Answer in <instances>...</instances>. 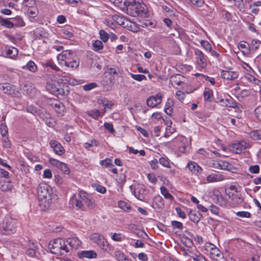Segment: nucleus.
<instances>
[{"label": "nucleus", "mask_w": 261, "mask_h": 261, "mask_svg": "<svg viewBox=\"0 0 261 261\" xmlns=\"http://www.w3.org/2000/svg\"><path fill=\"white\" fill-rule=\"evenodd\" d=\"M251 145L249 141L241 140L234 141L228 145L227 149L236 154L245 153L246 149L251 147Z\"/></svg>", "instance_id": "nucleus-6"}, {"label": "nucleus", "mask_w": 261, "mask_h": 261, "mask_svg": "<svg viewBox=\"0 0 261 261\" xmlns=\"http://www.w3.org/2000/svg\"><path fill=\"white\" fill-rule=\"evenodd\" d=\"M111 239L116 242H121L122 240L121 238V234L118 233H111Z\"/></svg>", "instance_id": "nucleus-50"}, {"label": "nucleus", "mask_w": 261, "mask_h": 261, "mask_svg": "<svg viewBox=\"0 0 261 261\" xmlns=\"http://www.w3.org/2000/svg\"><path fill=\"white\" fill-rule=\"evenodd\" d=\"M237 216L241 218H249L251 216V214L247 211H240L236 213Z\"/></svg>", "instance_id": "nucleus-56"}, {"label": "nucleus", "mask_w": 261, "mask_h": 261, "mask_svg": "<svg viewBox=\"0 0 261 261\" xmlns=\"http://www.w3.org/2000/svg\"><path fill=\"white\" fill-rule=\"evenodd\" d=\"M254 112L256 118L261 122V106L257 107L255 109Z\"/></svg>", "instance_id": "nucleus-62"}, {"label": "nucleus", "mask_w": 261, "mask_h": 261, "mask_svg": "<svg viewBox=\"0 0 261 261\" xmlns=\"http://www.w3.org/2000/svg\"><path fill=\"white\" fill-rule=\"evenodd\" d=\"M17 220L10 216H7L0 223V234H11L16 231Z\"/></svg>", "instance_id": "nucleus-5"}, {"label": "nucleus", "mask_w": 261, "mask_h": 261, "mask_svg": "<svg viewBox=\"0 0 261 261\" xmlns=\"http://www.w3.org/2000/svg\"><path fill=\"white\" fill-rule=\"evenodd\" d=\"M51 188L45 183H41L38 188V199L40 205L44 208L49 207L52 199Z\"/></svg>", "instance_id": "nucleus-3"}, {"label": "nucleus", "mask_w": 261, "mask_h": 261, "mask_svg": "<svg viewBox=\"0 0 261 261\" xmlns=\"http://www.w3.org/2000/svg\"><path fill=\"white\" fill-rule=\"evenodd\" d=\"M183 79L184 77L180 74H177L174 76H172L171 77L170 81L173 86H180L182 83V80Z\"/></svg>", "instance_id": "nucleus-29"}, {"label": "nucleus", "mask_w": 261, "mask_h": 261, "mask_svg": "<svg viewBox=\"0 0 261 261\" xmlns=\"http://www.w3.org/2000/svg\"><path fill=\"white\" fill-rule=\"evenodd\" d=\"M39 117L42 119L45 123L49 127H53L55 124V121L50 115L47 113L41 112L39 114Z\"/></svg>", "instance_id": "nucleus-21"}, {"label": "nucleus", "mask_w": 261, "mask_h": 261, "mask_svg": "<svg viewBox=\"0 0 261 261\" xmlns=\"http://www.w3.org/2000/svg\"><path fill=\"white\" fill-rule=\"evenodd\" d=\"M225 179L224 176L219 173H213L206 177V180L208 182L220 181Z\"/></svg>", "instance_id": "nucleus-23"}, {"label": "nucleus", "mask_w": 261, "mask_h": 261, "mask_svg": "<svg viewBox=\"0 0 261 261\" xmlns=\"http://www.w3.org/2000/svg\"><path fill=\"white\" fill-rule=\"evenodd\" d=\"M50 146L53 148L54 152L59 155H62L65 152V150L62 145L56 140L50 141Z\"/></svg>", "instance_id": "nucleus-17"}, {"label": "nucleus", "mask_w": 261, "mask_h": 261, "mask_svg": "<svg viewBox=\"0 0 261 261\" xmlns=\"http://www.w3.org/2000/svg\"><path fill=\"white\" fill-rule=\"evenodd\" d=\"M126 256L121 251L116 250L115 252V257L118 261H123Z\"/></svg>", "instance_id": "nucleus-39"}, {"label": "nucleus", "mask_w": 261, "mask_h": 261, "mask_svg": "<svg viewBox=\"0 0 261 261\" xmlns=\"http://www.w3.org/2000/svg\"><path fill=\"white\" fill-rule=\"evenodd\" d=\"M200 43L205 50L209 51L212 49L211 45L208 41L201 40Z\"/></svg>", "instance_id": "nucleus-55"}, {"label": "nucleus", "mask_w": 261, "mask_h": 261, "mask_svg": "<svg viewBox=\"0 0 261 261\" xmlns=\"http://www.w3.org/2000/svg\"><path fill=\"white\" fill-rule=\"evenodd\" d=\"M79 198L83 203H85L89 209L94 208L95 204L94 200L86 192L81 190L79 192Z\"/></svg>", "instance_id": "nucleus-10"}, {"label": "nucleus", "mask_w": 261, "mask_h": 261, "mask_svg": "<svg viewBox=\"0 0 261 261\" xmlns=\"http://www.w3.org/2000/svg\"><path fill=\"white\" fill-rule=\"evenodd\" d=\"M89 239L96 243L104 252H109L111 250V245L105 238L99 233H94L89 236Z\"/></svg>", "instance_id": "nucleus-7"}, {"label": "nucleus", "mask_w": 261, "mask_h": 261, "mask_svg": "<svg viewBox=\"0 0 261 261\" xmlns=\"http://www.w3.org/2000/svg\"><path fill=\"white\" fill-rule=\"evenodd\" d=\"M0 189L3 191H10L12 189V184L9 181L4 180L0 182Z\"/></svg>", "instance_id": "nucleus-30"}, {"label": "nucleus", "mask_w": 261, "mask_h": 261, "mask_svg": "<svg viewBox=\"0 0 261 261\" xmlns=\"http://www.w3.org/2000/svg\"><path fill=\"white\" fill-rule=\"evenodd\" d=\"M194 52L196 56L197 64L201 68H205L207 65L206 60L203 53L198 49H195Z\"/></svg>", "instance_id": "nucleus-19"}, {"label": "nucleus", "mask_w": 261, "mask_h": 261, "mask_svg": "<svg viewBox=\"0 0 261 261\" xmlns=\"http://www.w3.org/2000/svg\"><path fill=\"white\" fill-rule=\"evenodd\" d=\"M160 189L162 194L164 196V197L166 199H168L171 200H173V197L171 194L169 193L166 188L164 187H161Z\"/></svg>", "instance_id": "nucleus-37"}, {"label": "nucleus", "mask_w": 261, "mask_h": 261, "mask_svg": "<svg viewBox=\"0 0 261 261\" xmlns=\"http://www.w3.org/2000/svg\"><path fill=\"white\" fill-rule=\"evenodd\" d=\"M212 167L215 169L230 170L231 165L227 162L218 160L213 161Z\"/></svg>", "instance_id": "nucleus-16"}, {"label": "nucleus", "mask_w": 261, "mask_h": 261, "mask_svg": "<svg viewBox=\"0 0 261 261\" xmlns=\"http://www.w3.org/2000/svg\"><path fill=\"white\" fill-rule=\"evenodd\" d=\"M158 163L159 162L158 160L155 159L151 161L149 163V164L151 169L153 170L157 169L159 167Z\"/></svg>", "instance_id": "nucleus-60"}, {"label": "nucleus", "mask_w": 261, "mask_h": 261, "mask_svg": "<svg viewBox=\"0 0 261 261\" xmlns=\"http://www.w3.org/2000/svg\"><path fill=\"white\" fill-rule=\"evenodd\" d=\"M93 49L95 51H99L103 48L102 42L99 40H95L92 43Z\"/></svg>", "instance_id": "nucleus-33"}, {"label": "nucleus", "mask_w": 261, "mask_h": 261, "mask_svg": "<svg viewBox=\"0 0 261 261\" xmlns=\"http://www.w3.org/2000/svg\"><path fill=\"white\" fill-rule=\"evenodd\" d=\"M104 127L111 133H113L115 132L113 125L110 123L105 122L104 123Z\"/></svg>", "instance_id": "nucleus-63"}, {"label": "nucleus", "mask_w": 261, "mask_h": 261, "mask_svg": "<svg viewBox=\"0 0 261 261\" xmlns=\"http://www.w3.org/2000/svg\"><path fill=\"white\" fill-rule=\"evenodd\" d=\"M221 76L222 78L227 80H234L238 77V74L237 72L232 71L222 70Z\"/></svg>", "instance_id": "nucleus-22"}, {"label": "nucleus", "mask_w": 261, "mask_h": 261, "mask_svg": "<svg viewBox=\"0 0 261 261\" xmlns=\"http://www.w3.org/2000/svg\"><path fill=\"white\" fill-rule=\"evenodd\" d=\"M213 95V91L209 89H206L203 93L204 99L205 100H211L212 96Z\"/></svg>", "instance_id": "nucleus-44"}, {"label": "nucleus", "mask_w": 261, "mask_h": 261, "mask_svg": "<svg viewBox=\"0 0 261 261\" xmlns=\"http://www.w3.org/2000/svg\"><path fill=\"white\" fill-rule=\"evenodd\" d=\"M162 98V94L161 93L155 96H149L146 100L147 105L150 107L154 108L161 103Z\"/></svg>", "instance_id": "nucleus-15"}, {"label": "nucleus", "mask_w": 261, "mask_h": 261, "mask_svg": "<svg viewBox=\"0 0 261 261\" xmlns=\"http://www.w3.org/2000/svg\"><path fill=\"white\" fill-rule=\"evenodd\" d=\"M23 68L27 69L29 71L34 72L37 70V66L33 61H30L25 66L23 67Z\"/></svg>", "instance_id": "nucleus-36"}, {"label": "nucleus", "mask_w": 261, "mask_h": 261, "mask_svg": "<svg viewBox=\"0 0 261 261\" xmlns=\"http://www.w3.org/2000/svg\"><path fill=\"white\" fill-rule=\"evenodd\" d=\"M5 36L6 37V38L8 39H9V40L10 41H11V42H12L14 44H16L18 41H20L21 39L20 38H16L15 37H14L8 34H6Z\"/></svg>", "instance_id": "nucleus-57"}, {"label": "nucleus", "mask_w": 261, "mask_h": 261, "mask_svg": "<svg viewBox=\"0 0 261 261\" xmlns=\"http://www.w3.org/2000/svg\"><path fill=\"white\" fill-rule=\"evenodd\" d=\"M0 23L2 26L11 29L14 27L13 23L7 18L0 17Z\"/></svg>", "instance_id": "nucleus-35"}, {"label": "nucleus", "mask_w": 261, "mask_h": 261, "mask_svg": "<svg viewBox=\"0 0 261 261\" xmlns=\"http://www.w3.org/2000/svg\"><path fill=\"white\" fill-rule=\"evenodd\" d=\"M249 171L253 174H257L259 172V166L258 165H251L249 167Z\"/></svg>", "instance_id": "nucleus-46"}, {"label": "nucleus", "mask_w": 261, "mask_h": 261, "mask_svg": "<svg viewBox=\"0 0 261 261\" xmlns=\"http://www.w3.org/2000/svg\"><path fill=\"white\" fill-rule=\"evenodd\" d=\"M261 45V42L259 40L253 39L251 41V47L253 50H257Z\"/></svg>", "instance_id": "nucleus-45"}, {"label": "nucleus", "mask_w": 261, "mask_h": 261, "mask_svg": "<svg viewBox=\"0 0 261 261\" xmlns=\"http://www.w3.org/2000/svg\"><path fill=\"white\" fill-rule=\"evenodd\" d=\"M188 141L187 138L182 135H179L173 140V146L177 148L179 152L184 153L187 148Z\"/></svg>", "instance_id": "nucleus-9"}, {"label": "nucleus", "mask_w": 261, "mask_h": 261, "mask_svg": "<svg viewBox=\"0 0 261 261\" xmlns=\"http://www.w3.org/2000/svg\"><path fill=\"white\" fill-rule=\"evenodd\" d=\"M55 108L56 111L59 114H62L64 109L63 104L60 102L55 103Z\"/></svg>", "instance_id": "nucleus-49"}, {"label": "nucleus", "mask_w": 261, "mask_h": 261, "mask_svg": "<svg viewBox=\"0 0 261 261\" xmlns=\"http://www.w3.org/2000/svg\"><path fill=\"white\" fill-rule=\"evenodd\" d=\"M190 219L194 223H198L201 219V215L198 212L190 211L189 213Z\"/></svg>", "instance_id": "nucleus-27"}, {"label": "nucleus", "mask_w": 261, "mask_h": 261, "mask_svg": "<svg viewBox=\"0 0 261 261\" xmlns=\"http://www.w3.org/2000/svg\"><path fill=\"white\" fill-rule=\"evenodd\" d=\"M58 168L60 169L62 172L67 175H69L70 173V170L68 166L64 163L62 162Z\"/></svg>", "instance_id": "nucleus-40"}, {"label": "nucleus", "mask_w": 261, "mask_h": 261, "mask_svg": "<svg viewBox=\"0 0 261 261\" xmlns=\"http://www.w3.org/2000/svg\"><path fill=\"white\" fill-rule=\"evenodd\" d=\"M70 204L72 206H75L76 208L84 211L85 207L79 198V194L73 195L70 199Z\"/></svg>", "instance_id": "nucleus-20"}, {"label": "nucleus", "mask_w": 261, "mask_h": 261, "mask_svg": "<svg viewBox=\"0 0 261 261\" xmlns=\"http://www.w3.org/2000/svg\"><path fill=\"white\" fill-rule=\"evenodd\" d=\"M159 163L166 168H170V165L169 159L167 157H161L158 161Z\"/></svg>", "instance_id": "nucleus-38"}, {"label": "nucleus", "mask_w": 261, "mask_h": 261, "mask_svg": "<svg viewBox=\"0 0 261 261\" xmlns=\"http://www.w3.org/2000/svg\"><path fill=\"white\" fill-rule=\"evenodd\" d=\"M130 75L133 79L139 82H141L146 79V76L143 74H135L130 73Z\"/></svg>", "instance_id": "nucleus-51"}, {"label": "nucleus", "mask_w": 261, "mask_h": 261, "mask_svg": "<svg viewBox=\"0 0 261 261\" xmlns=\"http://www.w3.org/2000/svg\"><path fill=\"white\" fill-rule=\"evenodd\" d=\"M118 205L120 208L124 211H127L130 209V206L124 201H120L118 202Z\"/></svg>", "instance_id": "nucleus-43"}, {"label": "nucleus", "mask_w": 261, "mask_h": 261, "mask_svg": "<svg viewBox=\"0 0 261 261\" xmlns=\"http://www.w3.org/2000/svg\"><path fill=\"white\" fill-rule=\"evenodd\" d=\"M245 78L249 82H252L254 83L256 85H258L259 83H260V81L256 79L254 76L250 75V74H247L245 76Z\"/></svg>", "instance_id": "nucleus-53"}, {"label": "nucleus", "mask_w": 261, "mask_h": 261, "mask_svg": "<svg viewBox=\"0 0 261 261\" xmlns=\"http://www.w3.org/2000/svg\"><path fill=\"white\" fill-rule=\"evenodd\" d=\"M205 249L207 252H209L212 258L216 259L221 256V251L214 244L210 242H206L205 244Z\"/></svg>", "instance_id": "nucleus-14"}, {"label": "nucleus", "mask_w": 261, "mask_h": 261, "mask_svg": "<svg viewBox=\"0 0 261 261\" xmlns=\"http://www.w3.org/2000/svg\"><path fill=\"white\" fill-rule=\"evenodd\" d=\"M93 146H97V142L95 140H92L90 143H85L84 144V147L86 149H89L90 147H92Z\"/></svg>", "instance_id": "nucleus-59"}, {"label": "nucleus", "mask_w": 261, "mask_h": 261, "mask_svg": "<svg viewBox=\"0 0 261 261\" xmlns=\"http://www.w3.org/2000/svg\"><path fill=\"white\" fill-rule=\"evenodd\" d=\"M171 224L173 226V227L179 229H181L183 227L182 223L177 221H172L171 222Z\"/></svg>", "instance_id": "nucleus-61"}, {"label": "nucleus", "mask_w": 261, "mask_h": 261, "mask_svg": "<svg viewBox=\"0 0 261 261\" xmlns=\"http://www.w3.org/2000/svg\"><path fill=\"white\" fill-rule=\"evenodd\" d=\"M130 189L136 198L140 200H143L146 192L143 185L139 184L132 185L130 186Z\"/></svg>", "instance_id": "nucleus-11"}, {"label": "nucleus", "mask_w": 261, "mask_h": 261, "mask_svg": "<svg viewBox=\"0 0 261 261\" xmlns=\"http://www.w3.org/2000/svg\"><path fill=\"white\" fill-rule=\"evenodd\" d=\"M58 64L65 65L73 69L77 68L80 64L79 59L71 50H63L57 57Z\"/></svg>", "instance_id": "nucleus-2"}, {"label": "nucleus", "mask_w": 261, "mask_h": 261, "mask_svg": "<svg viewBox=\"0 0 261 261\" xmlns=\"http://www.w3.org/2000/svg\"><path fill=\"white\" fill-rule=\"evenodd\" d=\"M86 113L88 116L92 117L95 119H97L99 117L102 116L99 110L96 109L88 111Z\"/></svg>", "instance_id": "nucleus-34"}, {"label": "nucleus", "mask_w": 261, "mask_h": 261, "mask_svg": "<svg viewBox=\"0 0 261 261\" xmlns=\"http://www.w3.org/2000/svg\"><path fill=\"white\" fill-rule=\"evenodd\" d=\"M117 21L120 25L127 29L128 30L133 32H137L139 30V27H138L135 23L129 21L127 19L123 17H118Z\"/></svg>", "instance_id": "nucleus-12"}, {"label": "nucleus", "mask_w": 261, "mask_h": 261, "mask_svg": "<svg viewBox=\"0 0 261 261\" xmlns=\"http://www.w3.org/2000/svg\"><path fill=\"white\" fill-rule=\"evenodd\" d=\"M49 163L51 165L59 168L62 162L54 158H50L49 159Z\"/></svg>", "instance_id": "nucleus-58"}, {"label": "nucleus", "mask_w": 261, "mask_h": 261, "mask_svg": "<svg viewBox=\"0 0 261 261\" xmlns=\"http://www.w3.org/2000/svg\"><path fill=\"white\" fill-rule=\"evenodd\" d=\"M216 193L217 197V203L220 205H225L226 203V200L222 197L219 191H217Z\"/></svg>", "instance_id": "nucleus-41"}, {"label": "nucleus", "mask_w": 261, "mask_h": 261, "mask_svg": "<svg viewBox=\"0 0 261 261\" xmlns=\"http://www.w3.org/2000/svg\"><path fill=\"white\" fill-rule=\"evenodd\" d=\"M0 90L4 93L13 96H17L19 94L18 90L16 88L15 86L9 84H1Z\"/></svg>", "instance_id": "nucleus-13"}, {"label": "nucleus", "mask_w": 261, "mask_h": 261, "mask_svg": "<svg viewBox=\"0 0 261 261\" xmlns=\"http://www.w3.org/2000/svg\"><path fill=\"white\" fill-rule=\"evenodd\" d=\"M66 241L67 245L69 246L68 247L69 248V252L70 249L77 250L81 246V241L76 237L68 238Z\"/></svg>", "instance_id": "nucleus-18"}, {"label": "nucleus", "mask_w": 261, "mask_h": 261, "mask_svg": "<svg viewBox=\"0 0 261 261\" xmlns=\"http://www.w3.org/2000/svg\"><path fill=\"white\" fill-rule=\"evenodd\" d=\"M27 110L28 112L32 113L34 115H38L39 116V114H40L41 113L39 112L37 110V109L33 106H29L27 108Z\"/></svg>", "instance_id": "nucleus-48"}, {"label": "nucleus", "mask_w": 261, "mask_h": 261, "mask_svg": "<svg viewBox=\"0 0 261 261\" xmlns=\"http://www.w3.org/2000/svg\"><path fill=\"white\" fill-rule=\"evenodd\" d=\"M42 65L44 67H50L53 70L58 71L60 70V68L56 65L52 60H48L42 62L41 63Z\"/></svg>", "instance_id": "nucleus-28"}, {"label": "nucleus", "mask_w": 261, "mask_h": 261, "mask_svg": "<svg viewBox=\"0 0 261 261\" xmlns=\"http://www.w3.org/2000/svg\"><path fill=\"white\" fill-rule=\"evenodd\" d=\"M248 44L245 42H240L238 44V47L240 49H245V50H242V52H248Z\"/></svg>", "instance_id": "nucleus-54"}, {"label": "nucleus", "mask_w": 261, "mask_h": 261, "mask_svg": "<svg viewBox=\"0 0 261 261\" xmlns=\"http://www.w3.org/2000/svg\"><path fill=\"white\" fill-rule=\"evenodd\" d=\"M189 170L193 174H197L201 170V167L195 162H190L187 165Z\"/></svg>", "instance_id": "nucleus-26"}, {"label": "nucleus", "mask_w": 261, "mask_h": 261, "mask_svg": "<svg viewBox=\"0 0 261 261\" xmlns=\"http://www.w3.org/2000/svg\"><path fill=\"white\" fill-rule=\"evenodd\" d=\"M100 38L103 42H106L109 37V35L103 30H101L99 32Z\"/></svg>", "instance_id": "nucleus-42"}, {"label": "nucleus", "mask_w": 261, "mask_h": 261, "mask_svg": "<svg viewBox=\"0 0 261 261\" xmlns=\"http://www.w3.org/2000/svg\"><path fill=\"white\" fill-rule=\"evenodd\" d=\"M64 79L68 81L67 77L54 76L51 77L46 82L45 88L47 91L55 95L65 94L64 84L62 82Z\"/></svg>", "instance_id": "nucleus-1"}, {"label": "nucleus", "mask_w": 261, "mask_h": 261, "mask_svg": "<svg viewBox=\"0 0 261 261\" xmlns=\"http://www.w3.org/2000/svg\"><path fill=\"white\" fill-rule=\"evenodd\" d=\"M97 86V85L95 83H91L85 85L83 86V89L85 91H89L93 88L96 87Z\"/></svg>", "instance_id": "nucleus-47"}, {"label": "nucleus", "mask_w": 261, "mask_h": 261, "mask_svg": "<svg viewBox=\"0 0 261 261\" xmlns=\"http://www.w3.org/2000/svg\"><path fill=\"white\" fill-rule=\"evenodd\" d=\"M63 37L65 39L71 38L72 36V33L67 30H64L63 32Z\"/></svg>", "instance_id": "nucleus-64"}, {"label": "nucleus", "mask_w": 261, "mask_h": 261, "mask_svg": "<svg viewBox=\"0 0 261 261\" xmlns=\"http://www.w3.org/2000/svg\"><path fill=\"white\" fill-rule=\"evenodd\" d=\"M0 130L3 137H7V135L8 134V127L6 124H1Z\"/></svg>", "instance_id": "nucleus-52"}, {"label": "nucleus", "mask_w": 261, "mask_h": 261, "mask_svg": "<svg viewBox=\"0 0 261 261\" xmlns=\"http://www.w3.org/2000/svg\"><path fill=\"white\" fill-rule=\"evenodd\" d=\"M79 256L87 258H95L97 257V253L93 250L83 251L79 253Z\"/></svg>", "instance_id": "nucleus-25"}, {"label": "nucleus", "mask_w": 261, "mask_h": 261, "mask_svg": "<svg viewBox=\"0 0 261 261\" xmlns=\"http://www.w3.org/2000/svg\"><path fill=\"white\" fill-rule=\"evenodd\" d=\"M249 135L253 140H261V129H256L251 131L249 133Z\"/></svg>", "instance_id": "nucleus-31"}, {"label": "nucleus", "mask_w": 261, "mask_h": 261, "mask_svg": "<svg viewBox=\"0 0 261 261\" xmlns=\"http://www.w3.org/2000/svg\"><path fill=\"white\" fill-rule=\"evenodd\" d=\"M7 56L14 59L18 55V50L15 47H9L7 49Z\"/></svg>", "instance_id": "nucleus-32"}, {"label": "nucleus", "mask_w": 261, "mask_h": 261, "mask_svg": "<svg viewBox=\"0 0 261 261\" xmlns=\"http://www.w3.org/2000/svg\"><path fill=\"white\" fill-rule=\"evenodd\" d=\"M145 6L139 2H133L130 3L127 8V13L130 15L136 17L145 13Z\"/></svg>", "instance_id": "nucleus-8"}, {"label": "nucleus", "mask_w": 261, "mask_h": 261, "mask_svg": "<svg viewBox=\"0 0 261 261\" xmlns=\"http://www.w3.org/2000/svg\"><path fill=\"white\" fill-rule=\"evenodd\" d=\"M48 248L52 253L58 255H66L69 252V248L67 246L66 240L59 238L50 241Z\"/></svg>", "instance_id": "nucleus-4"}, {"label": "nucleus", "mask_w": 261, "mask_h": 261, "mask_svg": "<svg viewBox=\"0 0 261 261\" xmlns=\"http://www.w3.org/2000/svg\"><path fill=\"white\" fill-rule=\"evenodd\" d=\"M39 244L32 243L30 244L29 248L26 251V254L31 257L35 255L36 252L39 249Z\"/></svg>", "instance_id": "nucleus-24"}]
</instances>
